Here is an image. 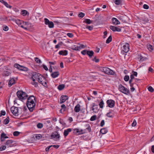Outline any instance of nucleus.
Segmentation results:
<instances>
[{
  "label": "nucleus",
  "mask_w": 154,
  "mask_h": 154,
  "mask_svg": "<svg viewBox=\"0 0 154 154\" xmlns=\"http://www.w3.org/2000/svg\"><path fill=\"white\" fill-rule=\"evenodd\" d=\"M35 97L33 96H30L27 100V106L31 112L34 109L35 105Z\"/></svg>",
  "instance_id": "obj_1"
},
{
  "label": "nucleus",
  "mask_w": 154,
  "mask_h": 154,
  "mask_svg": "<svg viewBox=\"0 0 154 154\" xmlns=\"http://www.w3.org/2000/svg\"><path fill=\"white\" fill-rule=\"evenodd\" d=\"M18 97L21 100L26 99L27 98L28 95L22 91H19L17 92Z\"/></svg>",
  "instance_id": "obj_2"
},
{
  "label": "nucleus",
  "mask_w": 154,
  "mask_h": 154,
  "mask_svg": "<svg viewBox=\"0 0 154 154\" xmlns=\"http://www.w3.org/2000/svg\"><path fill=\"white\" fill-rule=\"evenodd\" d=\"M100 70L106 74L113 75L114 73V72L110 69L109 68L106 67H103L100 69Z\"/></svg>",
  "instance_id": "obj_3"
},
{
  "label": "nucleus",
  "mask_w": 154,
  "mask_h": 154,
  "mask_svg": "<svg viewBox=\"0 0 154 154\" xmlns=\"http://www.w3.org/2000/svg\"><path fill=\"white\" fill-rule=\"evenodd\" d=\"M119 90L120 91L126 95H128L130 93L129 90L122 85H119Z\"/></svg>",
  "instance_id": "obj_4"
},
{
  "label": "nucleus",
  "mask_w": 154,
  "mask_h": 154,
  "mask_svg": "<svg viewBox=\"0 0 154 154\" xmlns=\"http://www.w3.org/2000/svg\"><path fill=\"white\" fill-rule=\"evenodd\" d=\"M51 137L52 139L58 141L59 140L60 136L57 132L55 131L52 133Z\"/></svg>",
  "instance_id": "obj_5"
},
{
  "label": "nucleus",
  "mask_w": 154,
  "mask_h": 154,
  "mask_svg": "<svg viewBox=\"0 0 154 154\" xmlns=\"http://www.w3.org/2000/svg\"><path fill=\"white\" fill-rule=\"evenodd\" d=\"M45 23L48 25L50 28H53L54 27V24L52 21H50L47 18H45L44 19Z\"/></svg>",
  "instance_id": "obj_6"
},
{
  "label": "nucleus",
  "mask_w": 154,
  "mask_h": 154,
  "mask_svg": "<svg viewBox=\"0 0 154 154\" xmlns=\"http://www.w3.org/2000/svg\"><path fill=\"white\" fill-rule=\"evenodd\" d=\"M11 110L13 114L15 116H18L19 115L18 108L15 106H13L11 108Z\"/></svg>",
  "instance_id": "obj_7"
},
{
  "label": "nucleus",
  "mask_w": 154,
  "mask_h": 154,
  "mask_svg": "<svg viewBox=\"0 0 154 154\" xmlns=\"http://www.w3.org/2000/svg\"><path fill=\"white\" fill-rule=\"evenodd\" d=\"M32 24L31 23L27 22H24L23 23V25H21V27L24 28L26 30H27L28 28L30 27L31 26Z\"/></svg>",
  "instance_id": "obj_8"
},
{
  "label": "nucleus",
  "mask_w": 154,
  "mask_h": 154,
  "mask_svg": "<svg viewBox=\"0 0 154 154\" xmlns=\"http://www.w3.org/2000/svg\"><path fill=\"white\" fill-rule=\"evenodd\" d=\"M106 103L107 105L109 107L112 108L115 106V102L112 100H108L107 101Z\"/></svg>",
  "instance_id": "obj_9"
},
{
  "label": "nucleus",
  "mask_w": 154,
  "mask_h": 154,
  "mask_svg": "<svg viewBox=\"0 0 154 154\" xmlns=\"http://www.w3.org/2000/svg\"><path fill=\"white\" fill-rule=\"evenodd\" d=\"M40 75H41L38 73L33 72L32 77V79L33 82L35 81V79L38 80Z\"/></svg>",
  "instance_id": "obj_10"
},
{
  "label": "nucleus",
  "mask_w": 154,
  "mask_h": 154,
  "mask_svg": "<svg viewBox=\"0 0 154 154\" xmlns=\"http://www.w3.org/2000/svg\"><path fill=\"white\" fill-rule=\"evenodd\" d=\"M129 50V45L128 43H125L123 46L122 51L125 53L128 52Z\"/></svg>",
  "instance_id": "obj_11"
},
{
  "label": "nucleus",
  "mask_w": 154,
  "mask_h": 154,
  "mask_svg": "<svg viewBox=\"0 0 154 154\" xmlns=\"http://www.w3.org/2000/svg\"><path fill=\"white\" fill-rule=\"evenodd\" d=\"M110 29L113 32H120L121 31V28L115 26H110Z\"/></svg>",
  "instance_id": "obj_12"
},
{
  "label": "nucleus",
  "mask_w": 154,
  "mask_h": 154,
  "mask_svg": "<svg viewBox=\"0 0 154 154\" xmlns=\"http://www.w3.org/2000/svg\"><path fill=\"white\" fill-rule=\"evenodd\" d=\"M92 110L94 112H97L99 110V109L97 105L95 104L94 103H93L92 106Z\"/></svg>",
  "instance_id": "obj_13"
},
{
  "label": "nucleus",
  "mask_w": 154,
  "mask_h": 154,
  "mask_svg": "<svg viewBox=\"0 0 154 154\" xmlns=\"http://www.w3.org/2000/svg\"><path fill=\"white\" fill-rule=\"evenodd\" d=\"M68 99L67 96L66 95H62L60 97V103H64L65 101Z\"/></svg>",
  "instance_id": "obj_14"
},
{
  "label": "nucleus",
  "mask_w": 154,
  "mask_h": 154,
  "mask_svg": "<svg viewBox=\"0 0 154 154\" xmlns=\"http://www.w3.org/2000/svg\"><path fill=\"white\" fill-rule=\"evenodd\" d=\"M13 142V141L11 140H7L5 143V146H6V147L8 148L10 147L13 146V145L12 144V143Z\"/></svg>",
  "instance_id": "obj_15"
},
{
  "label": "nucleus",
  "mask_w": 154,
  "mask_h": 154,
  "mask_svg": "<svg viewBox=\"0 0 154 154\" xmlns=\"http://www.w3.org/2000/svg\"><path fill=\"white\" fill-rule=\"evenodd\" d=\"M8 138V137L6 136V134L4 133H3L1 134L0 138L1 141H4L5 140V139Z\"/></svg>",
  "instance_id": "obj_16"
},
{
  "label": "nucleus",
  "mask_w": 154,
  "mask_h": 154,
  "mask_svg": "<svg viewBox=\"0 0 154 154\" xmlns=\"http://www.w3.org/2000/svg\"><path fill=\"white\" fill-rule=\"evenodd\" d=\"M112 23L115 25H117L120 24L119 21L116 18L113 17L112 19Z\"/></svg>",
  "instance_id": "obj_17"
},
{
  "label": "nucleus",
  "mask_w": 154,
  "mask_h": 154,
  "mask_svg": "<svg viewBox=\"0 0 154 154\" xmlns=\"http://www.w3.org/2000/svg\"><path fill=\"white\" fill-rule=\"evenodd\" d=\"M39 83H42V82L45 81V79L44 77H43L42 75H40L39 78L38 80Z\"/></svg>",
  "instance_id": "obj_18"
},
{
  "label": "nucleus",
  "mask_w": 154,
  "mask_h": 154,
  "mask_svg": "<svg viewBox=\"0 0 154 154\" xmlns=\"http://www.w3.org/2000/svg\"><path fill=\"white\" fill-rule=\"evenodd\" d=\"M72 131L71 128H68L66 130H65L64 132V135L65 137L66 136L69 134V133Z\"/></svg>",
  "instance_id": "obj_19"
},
{
  "label": "nucleus",
  "mask_w": 154,
  "mask_h": 154,
  "mask_svg": "<svg viewBox=\"0 0 154 154\" xmlns=\"http://www.w3.org/2000/svg\"><path fill=\"white\" fill-rule=\"evenodd\" d=\"M80 110V105L79 104H77L75 107L74 111L75 112H78Z\"/></svg>",
  "instance_id": "obj_20"
},
{
  "label": "nucleus",
  "mask_w": 154,
  "mask_h": 154,
  "mask_svg": "<svg viewBox=\"0 0 154 154\" xmlns=\"http://www.w3.org/2000/svg\"><path fill=\"white\" fill-rule=\"evenodd\" d=\"M59 75V72L57 71L52 73L51 74V76L53 78H55L57 77Z\"/></svg>",
  "instance_id": "obj_21"
},
{
  "label": "nucleus",
  "mask_w": 154,
  "mask_h": 154,
  "mask_svg": "<svg viewBox=\"0 0 154 154\" xmlns=\"http://www.w3.org/2000/svg\"><path fill=\"white\" fill-rule=\"evenodd\" d=\"M67 51L66 50L61 51H59V54L60 55H66L67 54Z\"/></svg>",
  "instance_id": "obj_22"
},
{
  "label": "nucleus",
  "mask_w": 154,
  "mask_h": 154,
  "mask_svg": "<svg viewBox=\"0 0 154 154\" xmlns=\"http://www.w3.org/2000/svg\"><path fill=\"white\" fill-rule=\"evenodd\" d=\"M15 22L19 26H21V25H22V24L23 22V21L20 20H15Z\"/></svg>",
  "instance_id": "obj_23"
},
{
  "label": "nucleus",
  "mask_w": 154,
  "mask_h": 154,
  "mask_svg": "<svg viewBox=\"0 0 154 154\" xmlns=\"http://www.w3.org/2000/svg\"><path fill=\"white\" fill-rule=\"evenodd\" d=\"M94 52L92 51H88L87 54L89 56V57L91 58L93 56Z\"/></svg>",
  "instance_id": "obj_24"
},
{
  "label": "nucleus",
  "mask_w": 154,
  "mask_h": 154,
  "mask_svg": "<svg viewBox=\"0 0 154 154\" xmlns=\"http://www.w3.org/2000/svg\"><path fill=\"white\" fill-rule=\"evenodd\" d=\"M15 81L14 79H11L9 81L8 85L10 86L15 83Z\"/></svg>",
  "instance_id": "obj_25"
},
{
  "label": "nucleus",
  "mask_w": 154,
  "mask_h": 154,
  "mask_svg": "<svg viewBox=\"0 0 154 154\" xmlns=\"http://www.w3.org/2000/svg\"><path fill=\"white\" fill-rule=\"evenodd\" d=\"M9 122V117H7L3 121V123L5 125H7L8 123Z\"/></svg>",
  "instance_id": "obj_26"
},
{
  "label": "nucleus",
  "mask_w": 154,
  "mask_h": 154,
  "mask_svg": "<svg viewBox=\"0 0 154 154\" xmlns=\"http://www.w3.org/2000/svg\"><path fill=\"white\" fill-rule=\"evenodd\" d=\"M65 85L63 84H61L59 85L58 86V89L59 90H62L65 88Z\"/></svg>",
  "instance_id": "obj_27"
},
{
  "label": "nucleus",
  "mask_w": 154,
  "mask_h": 154,
  "mask_svg": "<svg viewBox=\"0 0 154 154\" xmlns=\"http://www.w3.org/2000/svg\"><path fill=\"white\" fill-rule=\"evenodd\" d=\"M100 132L103 134H105L107 132V130L106 128H103L101 129L100 130Z\"/></svg>",
  "instance_id": "obj_28"
},
{
  "label": "nucleus",
  "mask_w": 154,
  "mask_h": 154,
  "mask_svg": "<svg viewBox=\"0 0 154 154\" xmlns=\"http://www.w3.org/2000/svg\"><path fill=\"white\" fill-rule=\"evenodd\" d=\"M21 12L22 15H23V16L26 15H28L29 14V13L27 11L25 10H22Z\"/></svg>",
  "instance_id": "obj_29"
},
{
  "label": "nucleus",
  "mask_w": 154,
  "mask_h": 154,
  "mask_svg": "<svg viewBox=\"0 0 154 154\" xmlns=\"http://www.w3.org/2000/svg\"><path fill=\"white\" fill-rule=\"evenodd\" d=\"M93 21L88 19H86L85 20L84 22L88 24H90Z\"/></svg>",
  "instance_id": "obj_30"
},
{
  "label": "nucleus",
  "mask_w": 154,
  "mask_h": 154,
  "mask_svg": "<svg viewBox=\"0 0 154 154\" xmlns=\"http://www.w3.org/2000/svg\"><path fill=\"white\" fill-rule=\"evenodd\" d=\"M70 48L73 50L76 51L78 50V47L74 45H72L71 46V47H70Z\"/></svg>",
  "instance_id": "obj_31"
},
{
  "label": "nucleus",
  "mask_w": 154,
  "mask_h": 154,
  "mask_svg": "<svg viewBox=\"0 0 154 154\" xmlns=\"http://www.w3.org/2000/svg\"><path fill=\"white\" fill-rule=\"evenodd\" d=\"M35 137L36 139L39 140L42 138V136L40 134H38L35 135V137Z\"/></svg>",
  "instance_id": "obj_32"
},
{
  "label": "nucleus",
  "mask_w": 154,
  "mask_h": 154,
  "mask_svg": "<svg viewBox=\"0 0 154 154\" xmlns=\"http://www.w3.org/2000/svg\"><path fill=\"white\" fill-rule=\"evenodd\" d=\"M104 104V103L103 102V100L102 99H101V102H100L99 104L100 107V108L102 109L103 108Z\"/></svg>",
  "instance_id": "obj_33"
},
{
  "label": "nucleus",
  "mask_w": 154,
  "mask_h": 154,
  "mask_svg": "<svg viewBox=\"0 0 154 154\" xmlns=\"http://www.w3.org/2000/svg\"><path fill=\"white\" fill-rule=\"evenodd\" d=\"M21 68L20 69V70L27 71H28V69L27 68L21 66Z\"/></svg>",
  "instance_id": "obj_34"
},
{
  "label": "nucleus",
  "mask_w": 154,
  "mask_h": 154,
  "mask_svg": "<svg viewBox=\"0 0 154 154\" xmlns=\"http://www.w3.org/2000/svg\"><path fill=\"white\" fill-rule=\"evenodd\" d=\"M112 40V37L111 35H110L106 40V43H110Z\"/></svg>",
  "instance_id": "obj_35"
},
{
  "label": "nucleus",
  "mask_w": 154,
  "mask_h": 154,
  "mask_svg": "<svg viewBox=\"0 0 154 154\" xmlns=\"http://www.w3.org/2000/svg\"><path fill=\"white\" fill-rule=\"evenodd\" d=\"M10 74V73L8 71H4L3 73V75L5 76H8Z\"/></svg>",
  "instance_id": "obj_36"
},
{
  "label": "nucleus",
  "mask_w": 154,
  "mask_h": 154,
  "mask_svg": "<svg viewBox=\"0 0 154 154\" xmlns=\"http://www.w3.org/2000/svg\"><path fill=\"white\" fill-rule=\"evenodd\" d=\"M3 4L7 8H12V6L9 5L6 2H5Z\"/></svg>",
  "instance_id": "obj_37"
},
{
  "label": "nucleus",
  "mask_w": 154,
  "mask_h": 154,
  "mask_svg": "<svg viewBox=\"0 0 154 154\" xmlns=\"http://www.w3.org/2000/svg\"><path fill=\"white\" fill-rule=\"evenodd\" d=\"M115 3L117 5H119L121 3V1L120 0H114Z\"/></svg>",
  "instance_id": "obj_38"
},
{
  "label": "nucleus",
  "mask_w": 154,
  "mask_h": 154,
  "mask_svg": "<svg viewBox=\"0 0 154 154\" xmlns=\"http://www.w3.org/2000/svg\"><path fill=\"white\" fill-rule=\"evenodd\" d=\"M85 14L82 12H80L78 14V17L81 18H83L85 16Z\"/></svg>",
  "instance_id": "obj_39"
},
{
  "label": "nucleus",
  "mask_w": 154,
  "mask_h": 154,
  "mask_svg": "<svg viewBox=\"0 0 154 154\" xmlns=\"http://www.w3.org/2000/svg\"><path fill=\"white\" fill-rule=\"evenodd\" d=\"M96 118H97L96 116L94 115L93 116H91L90 120L91 121H94V120H95L96 119Z\"/></svg>",
  "instance_id": "obj_40"
},
{
  "label": "nucleus",
  "mask_w": 154,
  "mask_h": 154,
  "mask_svg": "<svg viewBox=\"0 0 154 154\" xmlns=\"http://www.w3.org/2000/svg\"><path fill=\"white\" fill-rule=\"evenodd\" d=\"M14 66L15 68H17L18 69H20L21 67L20 65L17 63L14 64Z\"/></svg>",
  "instance_id": "obj_41"
},
{
  "label": "nucleus",
  "mask_w": 154,
  "mask_h": 154,
  "mask_svg": "<svg viewBox=\"0 0 154 154\" xmlns=\"http://www.w3.org/2000/svg\"><path fill=\"white\" fill-rule=\"evenodd\" d=\"M129 76L128 75H126L124 77V80L125 81L127 82L129 80Z\"/></svg>",
  "instance_id": "obj_42"
},
{
  "label": "nucleus",
  "mask_w": 154,
  "mask_h": 154,
  "mask_svg": "<svg viewBox=\"0 0 154 154\" xmlns=\"http://www.w3.org/2000/svg\"><path fill=\"white\" fill-rule=\"evenodd\" d=\"M73 133H78L79 134H80V131L79 129L76 128L73 130Z\"/></svg>",
  "instance_id": "obj_43"
},
{
  "label": "nucleus",
  "mask_w": 154,
  "mask_h": 154,
  "mask_svg": "<svg viewBox=\"0 0 154 154\" xmlns=\"http://www.w3.org/2000/svg\"><path fill=\"white\" fill-rule=\"evenodd\" d=\"M88 51L86 50H85L82 51L81 52V53L83 55H85L86 54H87Z\"/></svg>",
  "instance_id": "obj_44"
},
{
  "label": "nucleus",
  "mask_w": 154,
  "mask_h": 154,
  "mask_svg": "<svg viewBox=\"0 0 154 154\" xmlns=\"http://www.w3.org/2000/svg\"><path fill=\"white\" fill-rule=\"evenodd\" d=\"M37 127L39 128H42L43 125L42 123H39L37 125Z\"/></svg>",
  "instance_id": "obj_45"
},
{
  "label": "nucleus",
  "mask_w": 154,
  "mask_h": 154,
  "mask_svg": "<svg viewBox=\"0 0 154 154\" xmlns=\"http://www.w3.org/2000/svg\"><path fill=\"white\" fill-rule=\"evenodd\" d=\"M20 134V132L17 131H15L13 133V135L14 136H17Z\"/></svg>",
  "instance_id": "obj_46"
},
{
  "label": "nucleus",
  "mask_w": 154,
  "mask_h": 154,
  "mask_svg": "<svg viewBox=\"0 0 154 154\" xmlns=\"http://www.w3.org/2000/svg\"><path fill=\"white\" fill-rule=\"evenodd\" d=\"M35 60L37 63H41V60L38 57H35Z\"/></svg>",
  "instance_id": "obj_47"
},
{
  "label": "nucleus",
  "mask_w": 154,
  "mask_h": 154,
  "mask_svg": "<svg viewBox=\"0 0 154 154\" xmlns=\"http://www.w3.org/2000/svg\"><path fill=\"white\" fill-rule=\"evenodd\" d=\"M62 42H61L60 43H59L57 45H56L55 46V48H59L61 45H62Z\"/></svg>",
  "instance_id": "obj_48"
},
{
  "label": "nucleus",
  "mask_w": 154,
  "mask_h": 154,
  "mask_svg": "<svg viewBox=\"0 0 154 154\" xmlns=\"http://www.w3.org/2000/svg\"><path fill=\"white\" fill-rule=\"evenodd\" d=\"M148 90L151 92H153L154 90L153 88L151 86L149 87L148 88Z\"/></svg>",
  "instance_id": "obj_49"
},
{
  "label": "nucleus",
  "mask_w": 154,
  "mask_h": 154,
  "mask_svg": "<svg viewBox=\"0 0 154 154\" xmlns=\"http://www.w3.org/2000/svg\"><path fill=\"white\" fill-rule=\"evenodd\" d=\"M6 148V146L5 145H3L2 146L0 147V151H2L5 150Z\"/></svg>",
  "instance_id": "obj_50"
},
{
  "label": "nucleus",
  "mask_w": 154,
  "mask_h": 154,
  "mask_svg": "<svg viewBox=\"0 0 154 154\" xmlns=\"http://www.w3.org/2000/svg\"><path fill=\"white\" fill-rule=\"evenodd\" d=\"M61 107L62 108V109H63V112H64L66 111V107L64 104H62L61 106Z\"/></svg>",
  "instance_id": "obj_51"
},
{
  "label": "nucleus",
  "mask_w": 154,
  "mask_h": 154,
  "mask_svg": "<svg viewBox=\"0 0 154 154\" xmlns=\"http://www.w3.org/2000/svg\"><path fill=\"white\" fill-rule=\"evenodd\" d=\"M86 28L90 30H91L93 29V26H86Z\"/></svg>",
  "instance_id": "obj_52"
},
{
  "label": "nucleus",
  "mask_w": 154,
  "mask_h": 154,
  "mask_svg": "<svg viewBox=\"0 0 154 154\" xmlns=\"http://www.w3.org/2000/svg\"><path fill=\"white\" fill-rule=\"evenodd\" d=\"M111 112H110L106 114V116L107 117H113V116L111 115Z\"/></svg>",
  "instance_id": "obj_53"
},
{
  "label": "nucleus",
  "mask_w": 154,
  "mask_h": 154,
  "mask_svg": "<svg viewBox=\"0 0 154 154\" xmlns=\"http://www.w3.org/2000/svg\"><path fill=\"white\" fill-rule=\"evenodd\" d=\"M40 83L45 87H47V82H45V81H44L42 82V83Z\"/></svg>",
  "instance_id": "obj_54"
},
{
  "label": "nucleus",
  "mask_w": 154,
  "mask_h": 154,
  "mask_svg": "<svg viewBox=\"0 0 154 154\" xmlns=\"http://www.w3.org/2000/svg\"><path fill=\"white\" fill-rule=\"evenodd\" d=\"M3 29L5 31H7L8 30V27L6 26H3Z\"/></svg>",
  "instance_id": "obj_55"
},
{
  "label": "nucleus",
  "mask_w": 154,
  "mask_h": 154,
  "mask_svg": "<svg viewBox=\"0 0 154 154\" xmlns=\"http://www.w3.org/2000/svg\"><path fill=\"white\" fill-rule=\"evenodd\" d=\"M137 124V122L135 120H134L133 121V122L132 123L131 125L132 127L135 126Z\"/></svg>",
  "instance_id": "obj_56"
},
{
  "label": "nucleus",
  "mask_w": 154,
  "mask_h": 154,
  "mask_svg": "<svg viewBox=\"0 0 154 154\" xmlns=\"http://www.w3.org/2000/svg\"><path fill=\"white\" fill-rule=\"evenodd\" d=\"M5 111H1V114H0V116H4L5 115Z\"/></svg>",
  "instance_id": "obj_57"
},
{
  "label": "nucleus",
  "mask_w": 154,
  "mask_h": 154,
  "mask_svg": "<svg viewBox=\"0 0 154 154\" xmlns=\"http://www.w3.org/2000/svg\"><path fill=\"white\" fill-rule=\"evenodd\" d=\"M67 35L70 38H72L73 36V35L72 33H67Z\"/></svg>",
  "instance_id": "obj_58"
},
{
  "label": "nucleus",
  "mask_w": 154,
  "mask_h": 154,
  "mask_svg": "<svg viewBox=\"0 0 154 154\" xmlns=\"http://www.w3.org/2000/svg\"><path fill=\"white\" fill-rule=\"evenodd\" d=\"M143 8H144L145 9H147L149 8V7L147 5H146V4H144L143 5Z\"/></svg>",
  "instance_id": "obj_59"
},
{
  "label": "nucleus",
  "mask_w": 154,
  "mask_h": 154,
  "mask_svg": "<svg viewBox=\"0 0 154 154\" xmlns=\"http://www.w3.org/2000/svg\"><path fill=\"white\" fill-rule=\"evenodd\" d=\"M105 124L104 121V120H102L101 121L100 124V125L101 126H103Z\"/></svg>",
  "instance_id": "obj_60"
},
{
  "label": "nucleus",
  "mask_w": 154,
  "mask_h": 154,
  "mask_svg": "<svg viewBox=\"0 0 154 154\" xmlns=\"http://www.w3.org/2000/svg\"><path fill=\"white\" fill-rule=\"evenodd\" d=\"M93 60L95 61L96 62H98L99 61V59H96V57H95L93 59Z\"/></svg>",
  "instance_id": "obj_61"
},
{
  "label": "nucleus",
  "mask_w": 154,
  "mask_h": 154,
  "mask_svg": "<svg viewBox=\"0 0 154 154\" xmlns=\"http://www.w3.org/2000/svg\"><path fill=\"white\" fill-rule=\"evenodd\" d=\"M86 47V46H85L84 45L81 44L80 45V46L78 48H85Z\"/></svg>",
  "instance_id": "obj_62"
},
{
  "label": "nucleus",
  "mask_w": 154,
  "mask_h": 154,
  "mask_svg": "<svg viewBox=\"0 0 154 154\" xmlns=\"http://www.w3.org/2000/svg\"><path fill=\"white\" fill-rule=\"evenodd\" d=\"M52 147V146H49L48 147H47L45 149L46 151V152L48 151L49 150L50 148H51Z\"/></svg>",
  "instance_id": "obj_63"
},
{
  "label": "nucleus",
  "mask_w": 154,
  "mask_h": 154,
  "mask_svg": "<svg viewBox=\"0 0 154 154\" xmlns=\"http://www.w3.org/2000/svg\"><path fill=\"white\" fill-rule=\"evenodd\" d=\"M103 34H104V35L103 36V38H106V35L107 34V32L106 31L104 32Z\"/></svg>",
  "instance_id": "obj_64"
}]
</instances>
